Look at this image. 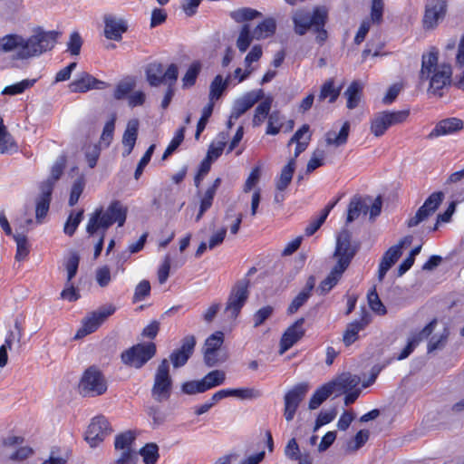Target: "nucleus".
Listing matches in <instances>:
<instances>
[{
    "label": "nucleus",
    "instance_id": "1",
    "mask_svg": "<svg viewBox=\"0 0 464 464\" xmlns=\"http://www.w3.org/2000/svg\"><path fill=\"white\" fill-rule=\"evenodd\" d=\"M58 31H38L29 38L9 34L0 39V50L12 53L17 60L28 59L52 49L58 37Z\"/></svg>",
    "mask_w": 464,
    "mask_h": 464
},
{
    "label": "nucleus",
    "instance_id": "2",
    "mask_svg": "<svg viewBox=\"0 0 464 464\" xmlns=\"http://www.w3.org/2000/svg\"><path fill=\"white\" fill-rule=\"evenodd\" d=\"M439 50L434 46L422 53L419 80L429 82V93L441 97L442 90L450 85L452 69L450 64L439 62Z\"/></svg>",
    "mask_w": 464,
    "mask_h": 464
},
{
    "label": "nucleus",
    "instance_id": "3",
    "mask_svg": "<svg viewBox=\"0 0 464 464\" xmlns=\"http://www.w3.org/2000/svg\"><path fill=\"white\" fill-rule=\"evenodd\" d=\"M128 208L119 200H113L106 209L96 208L90 214L86 225V231L90 236L99 233L100 238L94 248V258H97L102 250L105 231L114 223L122 227L126 221Z\"/></svg>",
    "mask_w": 464,
    "mask_h": 464
},
{
    "label": "nucleus",
    "instance_id": "4",
    "mask_svg": "<svg viewBox=\"0 0 464 464\" xmlns=\"http://www.w3.org/2000/svg\"><path fill=\"white\" fill-rule=\"evenodd\" d=\"M354 255L355 249L351 245L349 233L347 231L341 232L336 238V246L334 253L336 264L325 279L321 282L318 288L322 294L328 293L338 283Z\"/></svg>",
    "mask_w": 464,
    "mask_h": 464
},
{
    "label": "nucleus",
    "instance_id": "5",
    "mask_svg": "<svg viewBox=\"0 0 464 464\" xmlns=\"http://www.w3.org/2000/svg\"><path fill=\"white\" fill-rule=\"evenodd\" d=\"M310 140L311 134L309 132V125L307 124H304L290 139L288 146L292 143H296L295 158L291 159L281 170L280 176L276 181V188L279 191H284L290 184L295 169V158L306 150Z\"/></svg>",
    "mask_w": 464,
    "mask_h": 464
},
{
    "label": "nucleus",
    "instance_id": "6",
    "mask_svg": "<svg viewBox=\"0 0 464 464\" xmlns=\"http://www.w3.org/2000/svg\"><path fill=\"white\" fill-rule=\"evenodd\" d=\"M328 19V9L324 5H316L313 12L298 9L293 15L295 29H324Z\"/></svg>",
    "mask_w": 464,
    "mask_h": 464
},
{
    "label": "nucleus",
    "instance_id": "7",
    "mask_svg": "<svg viewBox=\"0 0 464 464\" xmlns=\"http://www.w3.org/2000/svg\"><path fill=\"white\" fill-rule=\"evenodd\" d=\"M107 381L101 370L96 366L86 369L80 380L79 390L83 396L95 397L106 392Z\"/></svg>",
    "mask_w": 464,
    "mask_h": 464
},
{
    "label": "nucleus",
    "instance_id": "8",
    "mask_svg": "<svg viewBox=\"0 0 464 464\" xmlns=\"http://www.w3.org/2000/svg\"><path fill=\"white\" fill-rule=\"evenodd\" d=\"M409 115L408 110L379 111L371 118L370 130L375 137H381L390 127L404 122Z\"/></svg>",
    "mask_w": 464,
    "mask_h": 464
},
{
    "label": "nucleus",
    "instance_id": "9",
    "mask_svg": "<svg viewBox=\"0 0 464 464\" xmlns=\"http://www.w3.org/2000/svg\"><path fill=\"white\" fill-rule=\"evenodd\" d=\"M172 388V380L169 375V364L167 359L160 363L154 377L151 395L157 401H163L169 398Z\"/></svg>",
    "mask_w": 464,
    "mask_h": 464
},
{
    "label": "nucleus",
    "instance_id": "10",
    "mask_svg": "<svg viewBox=\"0 0 464 464\" xmlns=\"http://www.w3.org/2000/svg\"><path fill=\"white\" fill-rule=\"evenodd\" d=\"M156 353V345L153 343H139L121 353V361L124 364L134 367H142Z\"/></svg>",
    "mask_w": 464,
    "mask_h": 464
},
{
    "label": "nucleus",
    "instance_id": "11",
    "mask_svg": "<svg viewBox=\"0 0 464 464\" xmlns=\"http://www.w3.org/2000/svg\"><path fill=\"white\" fill-rule=\"evenodd\" d=\"M248 281H239L231 290L225 314L229 319H236L248 297Z\"/></svg>",
    "mask_w": 464,
    "mask_h": 464
},
{
    "label": "nucleus",
    "instance_id": "12",
    "mask_svg": "<svg viewBox=\"0 0 464 464\" xmlns=\"http://www.w3.org/2000/svg\"><path fill=\"white\" fill-rule=\"evenodd\" d=\"M115 310L112 304H108L92 312L83 320L82 328L75 334V339L95 332L109 316L114 314Z\"/></svg>",
    "mask_w": 464,
    "mask_h": 464
},
{
    "label": "nucleus",
    "instance_id": "13",
    "mask_svg": "<svg viewBox=\"0 0 464 464\" xmlns=\"http://www.w3.org/2000/svg\"><path fill=\"white\" fill-rule=\"evenodd\" d=\"M448 3L446 0H428L423 15V26L425 29H434L446 15Z\"/></svg>",
    "mask_w": 464,
    "mask_h": 464
},
{
    "label": "nucleus",
    "instance_id": "14",
    "mask_svg": "<svg viewBox=\"0 0 464 464\" xmlns=\"http://www.w3.org/2000/svg\"><path fill=\"white\" fill-rule=\"evenodd\" d=\"M111 430L108 420L104 416L94 417L85 432V440L93 448L100 444Z\"/></svg>",
    "mask_w": 464,
    "mask_h": 464
},
{
    "label": "nucleus",
    "instance_id": "15",
    "mask_svg": "<svg viewBox=\"0 0 464 464\" xmlns=\"http://www.w3.org/2000/svg\"><path fill=\"white\" fill-rule=\"evenodd\" d=\"M308 389L307 383H299L285 393L284 416L287 421H291L294 419L296 410Z\"/></svg>",
    "mask_w": 464,
    "mask_h": 464
},
{
    "label": "nucleus",
    "instance_id": "16",
    "mask_svg": "<svg viewBox=\"0 0 464 464\" xmlns=\"http://www.w3.org/2000/svg\"><path fill=\"white\" fill-rule=\"evenodd\" d=\"M411 237H405L398 244L391 246L383 255L378 269V279L382 281L389 269L396 263L401 255V249L405 245H411Z\"/></svg>",
    "mask_w": 464,
    "mask_h": 464
},
{
    "label": "nucleus",
    "instance_id": "17",
    "mask_svg": "<svg viewBox=\"0 0 464 464\" xmlns=\"http://www.w3.org/2000/svg\"><path fill=\"white\" fill-rule=\"evenodd\" d=\"M264 96L263 90L250 91L235 100L232 107V119H238Z\"/></svg>",
    "mask_w": 464,
    "mask_h": 464
},
{
    "label": "nucleus",
    "instance_id": "18",
    "mask_svg": "<svg viewBox=\"0 0 464 464\" xmlns=\"http://www.w3.org/2000/svg\"><path fill=\"white\" fill-rule=\"evenodd\" d=\"M24 438L21 436H8L3 441V446L6 450H14L8 455V458L14 461H22L33 454L30 447L21 445L24 443Z\"/></svg>",
    "mask_w": 464,
    "mask_h": 464
},
{
    "label": "nucleus",
    "instance_id": "19",
    "mask_svg": "<svg viewBox=\"0 0 464 464\" xmlns=\"http://www.w3.org/2000/svg\"><path fill=\"white\" fill-rule=\"evenodd\" d=\"M437 326V320H432L421 331L411 334L408 339L407 345L397 356V359L403 360L407 358L420 342H422L424 339H427L431 335V334L436 330Z\"/></svg>",
    "mask_w": 464,
    "mask_h": 464
},
{
    "label": "nucleus",
    "instance_id": "20",
    "mask_svg": "<svg viewBox=\"0 0 464 464\" xmlns=\"http://www.w3.org/2000/svg\"><path fill=\"white\" fill-rule=\"evenodd\" d=\"M224 342V334L218 331L212 334L205 342L204 360L208 366H214L218 362L217 353Z\"/></svg>",
    "mask_w": 464,
    "mask_h": 464
},
{
    "label": "nucleus",
    "instance_id": "21",
    "mask_svg": "<svg viewBox=\"0 0 464 464\" xmlns=\"http://www.w3.org/2000/svg\"><path fill=\"white\" fill-rule=\"evenodd\" d=\"M304 319L297 320L294 324L287 328L280 341V354L289 350L298 340H300L304 330L303 328Z\"/></svg>",
    "mask_w": 464,
    "mask_h": 464
},
{
    "label": "nucleus",
    "instance_id": "22",
    "mask_svg": "<svg viewBox=\"0 0 464 464\" xmlns=\"http://www.w3.org/2000/svg\"><path fill=\"white\" fill-rule=\"evenodd\" d=\"M329 382L334 392L344 393L355 390L361 382V378L350 372H343Z\"/></svg>",
    "mask_w": 464,
    "mask_h": 464
},
{
    "label": "nucleus",
    "instance_id": "23",
    "mask_svg": "<svg viewBox=\"0 0 464 464\" xmlns=\"http://www.w3.org/2000/svg\"><path fill=\"white\" fill-rule=\"evenodd\" d=\"M196 340L193 335H188L182 340L181 347L170 354V360L175 368L183 366L194 351Z\"/></svg>",
    "mask_w": 464,
    "mask_h": 464
},
{
    "label": "nucleus",
    "instance_id": "24",
    "mask_svg": "<svg viewBox=\"0 0 464 464\" xmlns=\"http://www.w3.org/2000/svg\"><path fill=\"white\" fill-rule=\"evenodd\" d=\"M106 86L104 82L99 81L87 72L81 73L70 83V89L74 92H85L92 89H103Z\"/></svg>",
    "mask_w": 464,
    "mask_h": 464
},
{
    "label": "nucleus",
    "instance_id": "25",
    "mask_svg": "<svg viewBox=\"0 0 464 464\" xmlns=\"http://www.w3.org/2000/svg\"><path fill=\"white\" fill-rule=\"evenodd\" d=\"M463 128V122L457 118H449L439 121L434 129L430 132L429 139H434L440 136L450 135Z\"/></svg>",
    "mask_w": 464,
    "mask_h": 464
},
{
    "label": "nucleus",
    "instance_id": "26",
    "mask_svg": "<svg viewBox=\"0 0 464 464\" xmlns=\"http://www.w3.org/2000/svg\"><path fill=\"white\" fill-rule=\"evenodd\" d=\"M52 191H53L52 183L44 182L42 184L41 194L36 200V208H35V217H36L37 222H39V223L42 222V219L48 213Z\"/></svg>",
    "mask_w": 464,
    "mask_h": 464
},
{
    "label": "nucleus",
    "instance_id": "27",
    "mask_svg": "<svg viewBox=\"0 0 464 464\" xmlns=\"http://www.w3.org/2000/svg\"><path fill=\"white\" fill-rule=\"evenodd\" d=\"M285 456L297 464H312L313 459L307 451H301L295 438L288 440L284 450Z\"/></svg>",
    "mask_w": 464,
    "mask_h": 464
},
{
    "label": "nucleus",
    "instance_id": "28",
    "mask_svg": "<svg viewBox=\"0 0 464 464\" xmlns=\"http://www.w3.org/2000/svg\"><path fill=\"white\" fill-rule=\"evenodd\" d=\"M140 121L138 119H131L128 121L126 130L122 135V145L124 148L123 156L131 153L137 140Z\"/></svg>",
    "mask_w": 464,
    "mask_h": 464
},
{
    "label": "nucleus",
    "instance_id": "29",
    "mask_svg": "<svg viewBox=\"0 0 464 464\" xmlns=\"http://www.w3.org/2000/svg\"><path fill=\"white\" fill-rule=\"evenodd\" d=\"M229 16L236 23L244 24L241 29H250L249 25L246 24V23L252 21L254 19L261 18L263 15L261 12L251 7H241L237 10L231 11L229 13Z\"/></svg>",
    "mask_w": 464,
    "mask_h": 464
},
{
    "label": "nucleus",
    "instance_id": "30",
    "mask_svg": "<svg viewBox=\"0 0 464 464\" xmlns=\"http://www.w3.org/2000/svg\"><path fill=\"white\" fill-rule=\"evenodd\" d=\"M384 0H372L369 19L363 21L359 29H370L371 25H380L383 20Z\"/></svg>",
    "mask_w": 464,
    "mask_h": 464
},
{
    "label": "nucleus",
    "instance_id": "31",
    "mask_svg": "<svg viewBox=\"0 0 464 464\" xmlns=\"http://www.w3.org/2000/svg\"><path fill=\"white\" fill-rule=\"evenodd\" d=\"M350 123L345 121L339 131L331 130L325 133V142L328 146L339 147L347 142Z\"/></svg>",
    "mask_w": 464,
    "mask_h": 464
},
{
    "label": "nucleus",
    "instance_id": "32",
    "mask_svg": "<svg viewBox=\"0 0 464 464\" xmlns=\"http://www.w3.org/2000/svg\"><path fill=\"white\" fill-rule=\"evenodd\" d=\"M342 87H335L334 79H328L321 86L318 101L328 100L330 103L334 102L340 95Z\"/></svg>",
    "mask_w": 464,
    "mask_h": 464
},
{
    "label": "nucleus",
    "instance_id": "33",
    "mask_svg": "<svg viewBox=\"0 0 464 464\" xmlns=\"http://www.w3.org/2000/svg\"><path fill=\"white\" fill-rule=\"evenodd\" d=\"M314 286V278L310 277L306 283L304 289H303L292 301L288 307L290 314H295L297 310L308 300L311 292Z\"/></svg>",
    "mask_w": 464,
    "mask_h": 464
},
{
    "label": "nucleus",
    "instance_id": "34",
    "mask_svg": "<svg viewBox=\"0 0 464 464\" xmlns=\"http://www.w3.org/2000/svg\"><path fill=\"white\" fill-rule=\"evenodd\" d=\"M363 86L359 82H353L347 90L344 92V96L347 99V108L353 110L356 108L362 98Z\"/></svg>",
    "mask_w": 464,
    "mask_h": 464
},
{
    "label": "nucleus",
    "instance_id": "35",
    "mask_svg": "<svg viewBox=\"0 0 464 464\" xmlns=\"http://www.w3.org/2000/svg\"><path fill=\"white\" fill-rule=\"evenodd\" d=\"M18 150V146L12 136L7 132L3 119L0 117V153H14Z\"/></svg>",
    "mask_w": 464,
    "mask_h": 464
},
{
    "label": "nucleus",
    "instance_id": "36",
    "mask_svg": "<svg viewBox=\"0 0 464 464\" xmlns=\"http://www.w3.org/2000/svg\"><path fill=\"white\" fill-rule=\"evenodd\" d=\"M333 393L334 390L329 382L323 384L312 395L309 401V409H317Z\"/></svg>",
    "mask_w": 464,
    "mask_h": 464
},
{
    "label": "nucleus",
    "instance_id": "37",
    "mask_svg": "<svg viewBox=\"0 0 464 464\" xmlns=\"http://www.w3.org/2000/svg\"><path fill=\"white\" fill-rule=\"evenodd\" d=\"M449 335V328L446 325H442L440 330H438L432 336H430L427 347L428 353H432L435 350L444 347Z\"/></svg>",
    "mask_w": 464,
    "mask_h": 464
},
{
    "label": "nucleus",
    "instance_id": "38",
    "mask_svg": "<svg viewBox=\"0 0 464 464\" xmlns=\"http://www.w3.org/2000/svg\"><path fill=\"white\" fill-rule=\"evenodd\" d=\"M272 102L273 99L269 96L257 105L252 120L254 126H260L270 115L269 111L271 110Z\"/></svg>",
    "mask_w": 464,
    "mask_h": 464
},
{
    "label": "nucleus",
    "instance_id": "39",
    "mask_svg": "<svg viewBox=\"0 0 464 464\" xmlns=\"http://www.w3.org/2000/svg\"><path fill=\"white\" fill-rule=\"evenodd\" d=\"M147 81L150 86H159L164 82L163 66L161 63H150L146 69Z\"/></svg>",
    "mask_w": 464,
    "mask_h": 464
},
{
    "label": "nucleus",
    "instance_id": "40",
    "mask_svg": "<svg viewBox=\"0 0 464 464\" xmlns=\"http://www.w3.org/2000/svg\"><path fill=\"white\" fill-rule=\"evenodd\" d=\"M367 206L360 197H353L348 206L346 223H351L357 219L362 212L366 213Z\"/></svg>",
    "mask_w": 464,
    "mask_h": 464
},
{
    "label": "nucleus",
    "instance_id": "41",
    "mask_svg": "<svg viewBox=\"0 0 464 464\" xmlns=\"http://www.w3.org/2000/svg\"><path fill=\"white\" fill-rule=\"evenodd\" d=\"M366 324L367 322H363L362 320L349 324L343 336L345 345L348 346L353 343L358 339L359 332L362 331Z\"/></svg>",
    "mask_w": 464,
    "mask_h": 464
},
{
    "label": "nucleus",
    "instance_id": "42",
    "mask_svg": "<svg viewBox=\"0 0 464 464\" xmlns=\"http://www.w3.org/2000/svg\"><path fill=\"white\" fill-rule=\"evenodd\" d=\"M226 373L220 370H214L202 378L206 392L225 382Z\"/></svg>",
    "mask_w": 464,
    "mask_h": 464
},
{
    "label": "nucleus",
    "instance_id": "43",
    "mask_svg": "<svg viewBox=\"0 0 464 464\" xmlns=\"http://www.w3.org/2000/svg\"><path fill=\"white\" fill-rule=\"evenodd\" d=\"M144 464H156L160 459L159 447L156 443H147L140 450Z\"/></svg>",
    "mask_w": 464,
    "mask_h": 464
},
{
    "label": "nucleus",
    "instance_id": "44",
    "mask_svg": "<svg viewBox=\"0 0 464 464\" xmlns=\"http://www.w3.org/2000/svg\"><path fill=\"white\" fill-rule=\"evenodd\" d=\"M13 238L16 243L15 259L22 261L26 258L30 251L27 237L23 233L16 232L13 235Z\"/></svg>",
    "mask_w": 464,
    "mask_h": 464
},
{
    "label": "nucleus",
    "instance_id": "45",
    "mask_svg": "<svg viewBox=\"0 0 464 464\" xmlns=\"http://www.w3.org/2000/svg\"><path fill=\"white\" fill-rule=\"evenodd\" d=\"M227 86V80H223L221 75H217L209 88V102L218 100Z\"/></svg>",
    "mask_w": 464,
    "mask_h": 464
},
{
    "label": "nucleus",
    "instance_id": "46",
    "mask_svg": "<svg viewBox=\"0 0 464 464\" xmlns=\"http://www.w3.org/2000/svg\"><path fill=\"white\" fill-rule=\"evenodd\" d=\"M136 80L132 77H127L121 80L116 86L114 91V98L117 100H121L135 88Z\"/></svg>",
    "mask_w": 464,
    "mask_h": 464
},
{
    "label": "nucleus",
    "instance_id": "47",
    "mask_svg": "<svg viewBox=\"0 0 464 464\" xmlns=\"http://www.w3.org/2000/svg\"><path fill=\"white\" fill-rule=\"evenodd\" d=\"M221 183V179L219 178L216 179L213 184L207 188L204 195L200 200V206L202 210H208L213 203L214 197L216 195L217 189Z\"/></svg>",
    "mask_w": 464,
    "mask_h": 464
},
{
    "label": "nucleus",
    "instance_id": "48",
    "mask_svg": "<svg viewBox=\"0 0 464 464\" xmlns=\"http://www.w3.org/2000/svg\"><path fill=\"white\" fill-rule=\"evenodd\" d=\"M369 439V431L366 430H359L354 438L348 441L346 444V451L348 452H355L360 448H362Z\"/></svg>",
    "mask_w": 464,
    "mask_h": 464
},
{
    "label": "nucleus",
    "instance_id": "49",
    "mask_svg": "<svg viewBox=\"0 0 464 464\" xmlns=\"http://www.w3.org/2000/svg\"><path fill=\"white\" fill-rule=\"evenodd\" d=\"M135 440V434L130 431H125L115 438L114 446L116 450L132 449L131 446Z\"/></svg>",
    "mask_w": 464,
    "mask_h": 464
},
{
    "label": "nucleus",
    "instance_id": "50",
    "mask_svg": "<svg viewBox=\"0 0 464 464\" xmlns=\"http://www.w3.org/2000/svg\"><path fill=\"white\" fill-rule=\"evenodd\" d=\"M201 65L198 62H194L188 69L182 78V85L184 88L191 87L195 84L196 79L200 72Z\"/></svg>",
    "mask_w": 464,
    "mask_h": 464
},
{
    "label": "nucleus",
    "instance_id": "51",
    "mask_svg": "<svg viewBox=\"0 0 464 464\" xmlns=\"http://www.w3.org/2000/svg\"><path fill=\"white\" fill-rule=\"evenodd\" d=\"M80 262V256L76 252L70 253L69 256L65 260L64 266L67 272L68 283L75 276Z\"/></svg>",
    "mask_w": 464,
    "mask_h": 464
},
{
    "label": "nucleus",
    "instance_id": "52",
    "mask_svg": "<svg viewBox=\"0 0 464 464\" xmlns=\"http://www.w3.org/2000/svg\"><path fill=\"white\" fill-rule=\"evenodd\" d=\"M184 134H185V127H181L177 130L174 137L170 140L169 144L168 145L166 150L164 151L162 155V160H166L169 156H170L181 144V142L184 140Z\"/></svg>",
    "mask_w": 464,
    "mask_h": 464
},
{
    "label": "nucleus",
    "instance_id": "53",
    "mask_svg": "<svg viewBox=\"0 0 464 464\" xmlns=\"http://www.w3.org/2000/svg\"><path fill=\"white\" fill-rule=\"evenodd\" d=\"M368 304L370 308L376 314L383 315L386 314V308L379 298L375 288L369 291L367 295Z\"/></svg>",
    "mask_w": 464,
    "mask_h": 464
},
{
    "label": "nucleus",
    "instance_id": "54",
    "mask_svg": "<svg viewBox=\"0 0 464 464\" xmlns=\"http://www.w3.org/2000/svg\"><path fill=\"white\" fill-rule=\"evenodd\" d=\"M83 210L77 213H71L63 227V231L68 236H72L82 219Z\"/></svg>",
    "mask_w": 464,
    "mask_h": 464
},
{
    "label": "nucleus",
    "instance_id": "55",
    "mask_svg": "<svg viewBox=\"0 0 464 464\" xmlns=\"http://www.w3.org/2000/svg\"><path fill=\"white\" fill-rule=\"evenodd\" d=\"M34 82H35V80H23L14 84L6 86L3 90L2 93L8 94V95L19 94V93L24 92L26 89L32 87Z\"/></svg>",
    "mask_w": 464,
    "mask_h": 464
},
{
    "label": "nucleus",
    "instance_id": "56",
    "mask_svg": "<svg viewBox=\"0 0 464 464\" xmlns=\"http://www.w3.org/2000/svg\"><path fill=\"white\" fill-rule=\"evenodd\" d=\"M115 129V118L113 117L104 125L102 133L101 135L100 144L104 147H109L113 139Z\"/></svg>",
    "mask_w": 464,
    "mask_h": 464
},
{
    "label": "nucleus",
    "instance_id": "57",
    "mask_svg": "<svg viewBox=\"0 0 464 464\" xmlns=\"http://www.w3.org/2000/svg\"><path fill=\"white\" fill-rule=\"evenodd\" d=\"M84 186H85V180H84L83 177H79L73 182V184L72 186V189H71L70 198H69L70 206H74L78 202V200L83 191Z\"/></svg>",
    "mask_w": 464,
    "mask_h": 464
},
{
    "label": "nucleus",
    "instance_id": "58",
    "mask_svg": "<svg viewBox=\"0 0 464 464\" xmlns=\"http://www.w3.org/2000/svg\"><path fill=\"white\" fill-rule=\"evenodd\" d=\"M232 390V397H237L241 400H251L256 399L262 396L261 391L254 388H240V389H231Z\"/></svg>",
    "mask_w": 464,
    "mask_h": 464
},
{
    "label": "nucleus",
    "instance_id": "59",
    "mask_svg": "<svg viewBox=\"0 0 464 464\" xmlns=\"http://www.w3.org/2000/svg\"><path fill=\"white\" fill-rule=\"evenodd\" d=\"M281 115L278 111H273L268 116L267 127L266 133L268 135H276L281 129Z\"/></svg>",
    "mask_w": 464,
    "mask_h": 464
},
{
    "label": "nucleus",
    "instance_id": "60",
    "mask_svg": "<svg viewBox=\"0 0 464 464\" xmlns=\"http://www.w3.org/2000/svg\"><path fill=\"white\" fill-rule=\"evenodd\" d=\"M82 43L83 40L78 32L72 33L67 43V51L72 55H78L81 52Z\"/></svg>",
    "mask_w": 464,
    "mask_h": 464
},
{
    "label": "nucleus",
    "instance_id": "61",
    "mask_svg": "<svg viewBox=\"0 0 464 464\" xmlns=\"http://www.w3.org/2000/svg\"><path fill=\"white\" fill-rule=\"evenodd\" d=\"M444 195L442 192H433L429 196V198L424 201L422 205V210L424 211L426 208L435 212L443 200Z\"/></svg>",
    "mask_w": 464,
    "mask_h": 464
},
{
    "label": "nucleus",
    "instance_id": "62",
    "mask_svg": "<svg viewBox=\"0 0 464 464\" xmlns=\"http://www.w3.org/2000/svg\"><path fill=\"white\" fill-rule=\"evenodd\" d=\"M181 391L186 394H196L205 392V387L201 380L186 382L181 386Z\"/></svg>",
    "mask_w": 464,
    "mask_h": 464
},
{
    "label": "nucleus",
    "instance_id": "63",
    "mask_svg": "<svg viewBox=\"0 0 464 464\" xmlns=\"http://www.w3.org/2000/svg\"><path fill=\"white\" fill-rule=\"evenodd\" d=\"M227 235V228L222 227L213 231L208 241V246L209 250L214 249L215 247L220 246Z\"/></svg>",
    "mask_w": 464,
    "mask_h": 464
},
{
    "label": "nucleus",
    "instance_id": "64",
    "mask_svg": "<svg viewBox=\"0 0 464 464\" xmlns=\"http://www.w3.org/2000/svg\"><path fill=\"white\" fill-rule=\"evenodd\" d=\"M119 457L115 464H135L137 461L136 452L132 449L120 450Z\"/></svg>",
    "mask_w": 464,
    "mask_h": 464
}]
</instances>
